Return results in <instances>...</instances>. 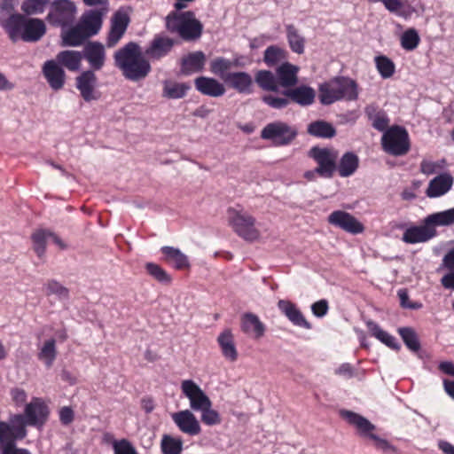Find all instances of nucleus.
Here are the masks:
<instances>
[{
	"label": "nucleus",
	"mask_w": 454,
	"mask_h": 454,
	"mask_svg": "<svg viewBox=\"0 0 454 454\" xmlns=\"http://www.w3.org/2000/svg\"><path fill=\"white\" fill-rule=\"evenodd\" d=\"M114 62L123 76L132 82L145 79L152 69L140 46L133 42L127 43L114 53Z\"/></svg>",
	"instance_id": "f257e3e1"
},
{
	"label": "nucleus",
	"mask_w": 454,
	"mask_h": 454,
	"mask_svg": "<svg viewBox=\"0 0 454 454\" xmlns=\"http://www.w3.org/2000/svg\"><path fill=\"white\" fill-rule=\"evenodd\" d=\"M454 225V207L428 215L419 226L407 228L402 240L407 244L427 242L437 235L436 227Z\"/></svg>",
	"instance_id": "f03ea898"
},
{
	"label": "nucleus",
	"mask_w": 454,
	"mask_h": 454,
	"mask_svg": "<svg viewBox=\"0 0 454 454\" xmlns=\"http://www.w3.org/2000/svg\"><path fill=\"white\" fill-rule=\"evenodd\" d=\"M0 23L12 42L19 39L24 42H37L46 32V26L42 20L25 18L21 14L11 15L6 19L1 17Z\"/></svg>",
	"instance_id": "7ed1b4c3"
},
{
	"label": "nucleus",
	"mask_w": 454,
	"mask_h": 454,
	"mask_svg": "<svg viewBox=\"0 0 454 454\" xmlns=\"http://www.w3.org/2000/svg\"><path fill=\"white\" fill-rule=\"evenodd\" d=\"M358 98L356 82L348 77L338 76L322 83L318 88L321 104L328 106L340 100L353 101Z\"/></svg>",
	"instance_id": "20e7f679"
},
{
	"label": "nucleus",
	"mask_w": 454,
	"mask_h": 454,
	"mask_svg": "<svg viewBox=\"0 0 454 454\" xmlns=\"http://www.w3.org/2000/svg\"><path fill=\"white\" fill-rule=\"evenodd\" d=\"M166 26L170 32L177 33L184 40L199 38L202 32L201 23L191 12L169 13L166 18Z\"/></svg>",
	"instance_id": "39448f33"
},
{
	"label": "nucleus",
	"mask_w": 454,
	"mask_h": 454,
	"mask_svg": "<svg viewBox=\"0 0 454 454\" xmlns=\"http://www.w3.org/2000/svg\"><path fill=\"white\" fill-rule=\"evenodd\" d=\"M340 416L350 425L355 427L362 436L372 440L375 448L378 450L386 453L394 452L395 450V447L391 445L386 439L380 438L372 433L375 429V426L372 424L366 418L356 412L345 410L340 411Z\"/></svg>",
	"instance_id": "423d86ee"
},
{
	"label": "nucleus",
	"mask_w": 454,
	"mask_h": 454,
	"mask_svg": "<svg viewBox=\"0 0 454 454\" xmlns=\"http://www.w3.org/2000/svg\"><path fill=\"white\" fill-rule=\"evenodd\" d=\"M27 435L25 419L20 414L12 415L9 421H0V449L2 450L15 446L17 440Z\"/></svg>",
	"instance_id": "0eeeda50"
},
{
	"label": "nucleus",
	"mask_w": 454,
	"mask_h": 454,
	"mask_svg": "<svg viewBox=\"0 0 454 454\" xmlns=\"http://www.w3.org/2000/svg\"><path fill=\"white\" fill-rule=\"evenodd\" d=\"M298 134L297 129L281 121L268 123L261 131V137L277 146L291 144Z\"/></svg>",
	"instance_id": "6e6552de"
},
{
	"label": "nucleus",
	"mask_w": 454,
	"mask_h": 454,
	"mask_svg": "<svg viewBox=\"0 0 454 454\" xmlns=\"http://www.w3.org/2000/svg\"><path fill=\"white\" fill-rule=\"evenodd\" d=\"M228 218L230 225L240 238L251 242L259 239L261 233L252 215L230 209Z\"/></svg>",
	"instance_id": "1a4fd4ad"
},
{
	"label": "nucleus",
	"mask_w": 454,
	"mask_h": 454,
	"mask_svg": "<svg viewBox=\"0 0 454 454\" xmlns=\"http://www.w3.org/2000/svg\"><path fill=\"white\" fill-rule=\"evenodd\" d=\"M76 13V5L71 0H55L50 4L46 20L52 26L65 27L74 21Z\"/></svg>",
	"instance_id": "9d476101"
},
{
	"label": "nucleus",
	"mask_w": 454,
	"mask_h": 454,
	"mask_svg": "<svg viewBox=\"0 0 454 454\" xmlns=\"http://www.w3.org/2000/svg\"><path fill=\"white\" fill-rule=\"evenodd\" d=\"M381 144L387 153L395 156L403 155L410 149L409 135L405 129L393 126L383 134Z\"/></svg>",
	"instance_id": "9b49d317"
},
{
	"label": "nucleus",
	"mask_w": 454,
	"mask_h": 454,
	"mask_svg": "<svg viewBox=\"0 0 454 454\" xmlns=\"http://www.w3.org/2000/svg\"><path fill=\"white\" fill-rule=\"evenodd\" d=\"M309 156L317 163V171L325 178H331L336 170L337 153L328 148L313 147Z\"/></svg>",
	"instance_id": "f8f14e48"
},
{
	"label": "nucleus",
	"mask_w": 454,
	"mask_h": 454,
	"mask_svg": "<svg viewBox=\"0 0 454 454\" xmlns=\"http://www.w3.org/2000/svg\"><path fill=\"white\" fill-rule=\"evenodd\" d=\"M181 390L189 400L191 410L194 411H199L212 403L201 387L192 380H183L181 382Z\"/></svg>",
	"instance_id": "ddd939ff"
},
{
	"label": "nucleus",
	"mask_w": 454,
	"mask_h": 454,
	"mask_svg": "<svg viewBox=\"0 0 454 454\" xmlns=\"http://www.w3.org/2000/svg\"><path fill=\"white\" fill-rule=\"evenodd\" d=\"M50 411L46 403L38 397H34L25 407L23 418L26 426H43L48 419Z\"/></svg>",
	"instance_id": "4468645a"
},
{
	"label": "nucleus",
	"mask_w": 454,
	"mask_h": 454,
	"mask_svg": "<svg viewBox=\"0 0 454 454\" xmlns=\"http://www.w3.org/2000/svg\"><path fill=\"white\" fill-rule=\"evenodd\" d=\"M328 223L350 234H360L364 231V224L351 214L336 210L328 215Z\"/></svg>",
	"instance_id": "2eb2a0df"
},
{
	"label": "nucleus",
	"mask_w": 454,
	"mask_h": 454,
	"mask_svg": "<svg viewBox=\"0 0 454 454\" xmlns=\"http://www.w3.org/2000/svg\"><path fill=\"white\" fill-rule=\"evenodd\" d=\"M98 79L92 70L83 71L75 78L76 89L86 102L98 100L100 97L97 90Z\"/></svg>",
	"instance_id": "dca6fc26"
},
{
	"label": "nucleus",
	"mask_w": 454,
	"mask_h": 454,
	"mask_svg": "<svg viewBox=\"0 0 454 454\" xmlns=\"http://www.w3.org/2000/svg\"><path fill=\"white\" fill-rule=\"evenodd\" d=\"M171 418L177 427L184 434L197 435L200 433V425L194 414L190 410L175 412Z\"/></svg>",
	"instance_id": "f3484780"
},
{
	"label": "nucleus",
	"mask_w": 454,
	"mask_h": 454,
	"mask_svg": "<svg viewBox=\"0 0 454 454\" xmlns=\"http://www.w3.org/2000/svg\"><path fill=\"white\" fill-rule=\"evenodd\" d=\"M88 61L92 71H98L103 68L106 63V50L98 42H90L83 49L82 58Z\"/></svg>",
	"instance_id": "a211bd4d"
},
{
	"label": "nucleus",
	"mask_w": 454,
	"mask_h": 454,
	"mask_svg": "<svg viewBox=\"0 0 454 454\" xmlns=\"http://www.w3.org/2000/svg\"><path fill=\"white\" fill-rule=\"evenodd\" d=\"M129 23V15L123 11H118L111 20V29L107 37L108 47H114L123 36Z\"/></svg>",
	"instance_id": "6ab92c4d"
},
{
	"label": "nucleus",
	"mask_w": 454,
	"mask_h": 454,
	"mask_svg": "<svg viewBox=\"0 0 454 454\" xmlns=\"http://www.w3.org/2000/svg\"><path fill=\"white\" fill-rule=\"evenodd\" d=\"M278 308L293 325L304 329L311 328V325L304 317L300 309L291 301L279 300L278 301Z\"/></svg>",
	"instance_id": "aec40b11"
},
{
	"label": "nucleus",
	"mask_w": 454,
	"mask_h": 454,
	"mask_svg": "<svg viewBox=\"0 0 454 454\" xmlns=\"http://www.w3.org/2000/svg\"><path fill=\"white\" fill-rule=\"evenodd\" d=\"M51 240L59 248H66L65 243L54 233L46 230H37L32 234L33 248L42 257L45 253L46 244Z\"/></svg>",
	"instance_id": "412c9836"
},
{
	"label": "nucleus",
	"mask_w": 454,
	"mask_h": 454,
	"mask_svg": "<svg viewBox=\"0 0 454 454\" xmlns=\"http://www.w3.org/2000/svg\"><path fill=\"white\" fill-rule=\"evenodd\" d=\"M43 73L52 90H59L63 88L66 80L65 71L55 60L46 61Z\"/></svg>",
	"instance_id": "4be33fe9"
},
{
	"label": "nucleus",
	"mask_w": 454,
	"mask_h": 454,
	"mask_svg": "<svg viewBox=\"0 0 454 454\" xmlns=\"http://www.w3.org/2000/svg\"><path fill=\"white\" fill-rule=\"evenodd\" d=\"M454 179L450 174H440L433 178L427 188L428 198H439L445 195L452 187Z\"/></svg>",
	"instance_id": "5701e85b"
},
{
	"label": "nucleus",
	"mask_w": 454,
	"mask_h": 454,
	"mask_svg": "<svg viewBox=\"0 0 454 454\" xmlns=\"http://www.w3.org/2000/svg\"><path fill=\"white\" fill-rule=\"evenodd\" d=\"M195 87L200 93L213 98L221 97L225 93L224 85L210 77H198L195 80Z\"/></svg>",
	"instance_id": "b1692460"
},
{
	"label": "nucleus",
	"mask_w": 454,
	"mask_h": 454,
	"mask_svg": "<svg viewBox=\"0 0 454 454\" xmlns=\"http://www.w3.org/2000/svg\"><path fill=\"white\" fill-rule=\"evenodd\" d=\"M105 12L98 11H88L82 14L79 24L86 35L90 37L98 33L102 26V17Z\"/></svg>",
	"instance_id": "393cba45"
},
{
	"label": "nucleus",
	"mask_w": 454,
	"mask_h": 454,
	"mask_svg": "<svg viewBox=\"0 0 454 454\" xmlns=\"http://www.w3.org/2000/svg\"><path fill=\"white\" fill-rule=\"evenodd\" d=\"M173 44L174 42L172 39L157 36L152 41L145 53L153 60L160 59L171 51Z\"/></svg>",
	"instance_id": "a878e982"
},
{
	"label": "nucleus",
	"mask_w": 454,
	"mask_h": 454,
	"mask_svg": "<svg viewBox=\"0 0 454 454\" xmlns=\"http://www.w3.org/2000/svg\"><path fill=\"white\" fill-rule=\"evenodd\" d=\"M224 82L239 93H251L253 79L252 76L246 72L231 73L226 76Z\"/></svg>",
	"instance_id": "bb28decb"
},
{
	"label": "nucleus",
	"mask_w": 454,
	"mask_h": 454,
	"mask_svg": "<svg viewBox=\"0 0 454 454\" xmlns=\"http://www.w3.org/2000/svg\"><path fill=\"white\" fill-rule=\"evenodd\" d=\"M82 53L78 51L67 50L58 53L56 62L69 71L74 72L81 68Z\"/></svg>",
	"instance_id": "cd10ccee"
},
{
	"label": "nucleus",
	"mask_w": 454,
	"mask_h": 454,
	"mask_svg": "<svg viewBox=\"0 0 454 454\" xmlns=\"http://www.w3.org/2000/svg\"><path fill=\"white\" fill-rule=\"evenodd\" d=\"M87 38H89V36L79 23L68 29L63 30L61 33L63 46L77 47L82 45Z\"/></svg>",
	"instance_id": "c85d7f7f"
},
{
	"label": "nucleus",
	"mask_w": 454,
	"mask_h": 454,
	"mask_svg": "<svg viewBox=\"0 0 454 454\" xmlns=\"http://www.w3.org/2000/svg\"><path fill=\"white\" fill-rule=\"evenodd\" d=\"M241 327L246 333L256 339L261 338L265 332L264 325L253 313H246L242 317Z\"/></svg>",
	"instance_id": "c756f323"
},
{
	"label": "nucleus",
	"mask_w": 454,
	"mask_h": 454,
	"mask_svg": "<svg viewBox=\"0 0 454 454\" xmlns=\"http://www.w3.org/2000/svg\"><path fill=\"white\" fill-rule=\"evenodd\" d=\"M299 71V67L290 64L288 62H284L277 68V76L279 82V84L282 87H291L297 83V73Z\"/></svg>",
	"instance_id": "7c9ffc66"
},
{
	"label": "nucleus",
	"mask_w": 454,
	"mask_h": 454,
	"mask_svg": "<svg viewBox=\"0 0 454 454\" xmlns=\"http://www.w3.org/2000/svg\"><path fill=\"white\" fill-rule=\"evenodd\" d=\"M223 356L229 361L234 362L238 358L234 338L230 330H224L217 338Z\"/></svg>",
	"instance_id": "2f4dec72"
},
{
	"label": "nucleus",
	"mask_w": 454,
	"mask_h": 454,
	"mask_svg": "<svg viewBox=\"0 0 454 454\" xmlns=\"http://www.w3.org/2000/svg\"><path fill=\"white\" fill-rule=\"evenodd\" d=\"M285 95L301 106H309L314 102L316 94L312 88L300 86L296 89L286 90Z\"/></svg>",
	"instance_id": "473e14b6"
},
{
	"label": "nucleus",
	"mask_w": 454,
	"mask_h": 454,
	"mask_svg": "<svg viewBox=\"0 0 454 454\" xmlns=\"http://www.w3.org/2000/svg\"><path fill=\"white\" fill-rule=\"evenodd\" d=\"M161 252L165 255L167 262L177 270L186 269L190 266L188 257L178 248L173 247H163Z\"/></svg>",
	"instance_id": "72a5a7b5"
},
{
	"label": "nucleus",
	"mask_w": 454,
	"mask_h": 454,
	"mask_svg": "<svg viewBox=\"0 0 454 454\" xmlns=\"http://www.w3.org/2000/svg\"><path fill=\"white\" fill-rule=\"evenodd\" d=\"M358 166L359 159L357 155L354 153L348 152L342 155L336 168L341 177H348L356 171Z\"/></svg>",
	"instance_id": "f704fd0d"
},
{
	"label": "nucleus",
	"mask_w": 454,
	"mask_h": 454,
	"mask_svg": "<svg viewBox=\"0 0 454 454\" xmlns=\"http://www.w3.org/2000/svg\"><path fill=\"white\" fill-rule=\"evenodd\" d=\"M205 64V55L201 51L190 53L183 59L182 72L185 74L200 72Z\"/></svg>",
	"instance_id": "c9c22d12"
},
{
	"label": "nucleus",
	"mask_w": 454,
	"mask_h": 454,
	"mask_svg": "<svg viewBox=\"0 0 454 454\" xmlns=\"http://www.w3.org/2000/svg\"><path fill=\"white\" fill-rule=\"evenodd\" d=\"M189 90L190 86L184 82L166 80L163 82L162 96L170 99H179L184 98Z\"/></svg>",
	"instance_id": "e433bc0d"
},
{
	"label": "nucleus",
	"mask_w": 454,
	"mask_h": 454,
	"mask_svg": "<svg viewBox=\"0 0 454 454\" xmlns=\"http://www.w3.org/2000/svg\"><path fill=\"white\" fill-rule=\"evenodd\" d=\"M366 325L371 334L380 342L393 349H399L400 345L396 341L395 338L386 331L382 330L377 323L373 321H368Z\"/></svg>",
	"instance_id": "4c0bfd02"
},
{
	"label": "nucleus",
	"mask_w": 454,
	"mask_h": 454,
	"mask_svg": "<svg viewBox=\"0 0 454 454\" xmlns=\"http://www.w3.org/2000/svg\"><path fill=\"white\" fill-rule=\"evenodd\" d=\"M307 130L309 135L321 138H331L336 134L334 127L325 121L311 122Z\"/></svg>",
	"instance_id": "58836bf2"
},
{
	"label": "nucleus",
	"mask_w": 454,
	"mask_h": 454,
	"mask_svg": "<svg viewBox=\"0 0 454 454\" xmlns=\"http://www.w3.org/2000/svg\"><path fill=\"white\" fill-rule=\"evenodd\" d=\"M57 357L56 340L49 339L45 340L38 353V359L42 361L47 368H51Z\"/></svg>",
	"instance_id": "ea45409f"
},
{
	"label": "nucleus",
	"mask_w": 454,
	"mask_h": 454,
	"mask_svg": "<svg viewBox=\"0 0 454 454\" xmlns=\"http://www.w3.org/2000/svg\"><path fill=\"white\" fill-rule=\"evenodd\" d=\"M238 66L237 61H231L224 58H216L210 63V70L213 74L218 75L222 80L225 81L229 75L228 70Z\"/></svg>",
	"instance_id": "a19ab883"
},
{
	"label": "nucleus",
	"mask_w": 454,
	"mask_h": 454,
	"mask_svg": "<svg viewBox=\"0 0 454 454\" xmlns=\"http://www.w3.org/2000/svg\"><path fill=\"white\" fill-rule=\"evenodd\" d=\"M286 56L287 52L284 49L272 45L265 50L263 59L269 67H275L286 62Z\"/></svg>",
	"instance_id": "79ce46f5"
},
{
	"label": "nucleus",
	"mask_w": 454,
	"mask_h": 454,
	"mask_svg": "<svg viewBox=\"0 0 454 454\" xmlns=\"http://www.w3.org/2000/svg\"><path fill=\"white\" fill-rule=\"evenodd\" d=\"M286 36L292 51L297 54L303 53L305 39L293 25L286 26Z\"/></svg>",
	"instance_id": "37998d69"
},
{
	"label": "nucleus",
	"mask_w": 454,
	"mask_h": 454,
	"mask_svg": "<svg viewBox=\"0 0 454 454\" xmlns=\"http://www.w3.org/2000/svg\"><path fill=\"white\" fill-rule=\"evenodd\" d=\"M255 82L263 90L277 91L278 85L275 75L270 71L261 70L255 75Z\"/></svg>",
	"instance_id": "c03bdc74"
},
{
	"label": "nucleus",
	"mask_w": 454,
	"mask_h": 454,
	"mask_svg": "<svg viewBox=\"0 0 454 454\" xmlns=\"http://www.w3.org/2000/svg\"><path fill=\"white\" fill-rule=\"evenodd\" d=\"M374 62L379 74L383 79L390 78L395 74V63L387 56H377Z\"/></svg>",
	"instance_id": "a18cd8bd"
},
{
	"label": "nucleus",
	"mask_w": 454,
	"mask_h": 454,
	"mask_svg": "<svg viewBox=\"0 0 454 454\" xmlns=\"http://www.w3.org/2000/svg\"><path fill=\"white\" fill-rule=\"evenodd\" d=\"M160 448L163 454H181L183 442L180 438L165 434L162 436Z\"/></svg>",
	"instance_id": "49530a36"
},
{
	"label": "nucleus",
	"mask_w": 454,
	"mask_h": 454,
	"mask_svg": "<svg viewBox=\"0 0 454 454\" xmlns=\"http://www.w3.org/2000/svg\"><path fill=\"white\" fill-rule=\"evenodd\" d=\"M397 332L410 350L416 352L420 348V344L418 340L417 333L412 328L400 327L398 328Z\"/></svg>",
	"instance_id": "de8ad7c7"
},
{
	"label": "nucleus",
	"mask_w": 454,
	"mask_h": 454,
	"mask_svg": "<svg viewBox=\"0 0 454 454\" xmlns=\"http://www.w3.org/2000/svg\"><path fill=\"white\" fill-rule=\"evenodd\" d=\"M50 2L51 0H23L21 10L27 15L41 14Z\"/></svg>",
	"instance_id": "09e8293b"
},
{
	"label": "nucleus",
	"mask_w": 454,
	"mask_h": 454,
	"mask_svg": "<svg viewBox=\"0 0 454 454\" xmlns=\"http://www.w3.org/2000/svg\"><path fill=\"white\" fill-rule=\"evenodd\" d=\"M401 46L406 51L415 50L419 42L420 37L415 28H409L403 33L400 38Z\"/></svg>",
	"instance_id": "8fccbe9b"
},
{
	"label": "nucleus",
	"mask_w": 454,
	"mask_h": 454,
	"mask_svg": "<svg viewBox=\"0 0 454 454\" xmlns=\"http://www.w3.org/2000/svg\"><path fill=\"white\" fill-rule=\"evenodd\" d=\"M145 269L147 272L157 281L164 284H169L171 282V277L160 265L153 262H147L145 264Z\"/></svg>",
	"instance_id": "3c124183"
},
{
	"label": "nucleus",
	"mask_w": 454,
	"mask_h": 454,
	"mask_svg": "<svg viewBox=\"0 0 454 454\" xmlns=\"http://www.w3.org/2000/svg\"><path fill=\"white\" fill-rule=\"evenodd\" d=\"M199 411L201 412L200 419L205 425L215 426L221 423L220 414L215 410L212 409V403Z\"/></svg>",
	"instance_id": "603ef678"
},
{
	"label": "nucleus",
	"mask_w": 454,
	"mask_h": 454,
	"mask_svg": "<svg viewBox=\"0 0 454 454\" xmlns=\"http://www.w3.org/2000/svg\"><path fill=\"white\" fill-rule=\"evenodd\" d=\"M44 292L48 296L56 295L59 299H66L68 295V290L55 280H50L45 283Z\"/></svg>",
	"instance_id": "864d4df0"
},
{
	"label": "nucleus",
	"mask_w": 454,
	"mask_h": 454,
	"mask_svg": "<svg viewBox=\"0 0 454 454\" xmlns=\"http://www.w3.org/2000/svg\"><path fill=\"white\" fill-rule=\"evenodd\" d=\"M383 5L388 12L405 19L411 13V12H406L404 10V2L401 0H384Z\"/></svg>",
	"instance_id": "5fc2aeb1"
},
{
	"label": "nucleus",
	"mask_w": 454,
	"mask_h": 454,
	"mask_svg": "<svg viewBox=\"0 0 454 454\" xmlns=\"http://www.w3.org/2000/svg\"><path fill=\"white\" fill-rule=\"evenodd\" d=\"M113 450L114 454H138L131 442L126 439L114 441Z\"/></svg>",
	"instance_id": "6e6d98bb"
},
{
	"label": "nucleus",
	"mask_w": 454,
	"mask_h": 454,
	"mask_svg": "<svg viewBox=\"0 0 454 454\" xmlns=\"http://www.w3.org/2000/svg\"><path fill=\"white\" fill-rule=\"evenodd\" d=\"M262 101L272 108L281 109L286 107L289 100L286 98L275 97L272 95H267L262 98Z\"/></svg>",
	"instance_id": "4d7b16f0"
},
{
	"label": "nucleus",
	"mask_w": 454,
	"mask_h": 454,
	"mask_svg": "<svg viewBox=\"0 0 454 454\" xmlns=\"http://www.w3.org/2000/svg\"><path fill=\"white\" fill-rule=\"evenodd\" d=\"M329 307L326 300L322 299L311 305V311L317 317H323L328 312Z\"/></svg>",
	"instance_id": "13d9d810"
},
{
	"label": "nucleus",
	"mask_w": 454,
	"mask_h": 454,
	"mask_svg": "<svg viewBox=\"0 0 454 454\" xmlns=\"http://www.w3.org/2000/svg\"><path fill=\"white\" fill-rule=\"evenodd\" d=\"M372 126L376 129L380 131L387 130V128L388 127L389 124V120L384 113H378L373 117H372Z\"/></svg>",
	"instance_id": "bf43d9fd"
},
{
	"label": "nucleus",
	"mask_w": 454,
	"mask_h": 454,
	"mask_svg": "<svg viewBox=\"0 0 454 454\" xmlns=\"http://www.w3.org/2000/svg\"><path fill=\"white\" fill-rule=\"evenodd\" d=\"M60 422L65 425H70L74 419V412L69 406H64L59 410V412Z\"/></svg>",
	"instance_id": "052dcab7"
},
{
	"label": "nucleus",
	"mask_w": 454,
	"mask_h": 454,
	"mask_svg": "<svg viewBox=\"0 0 454 454\" xmlns=\"http://www.w3.org/2000/svg\"><path fill=\"white\" fill-rule=\"evenodd\" d=\"M440 168L441 165L434 161L425 160L420 163V171L427 176L434 174Z\"/></svg>",
	"instance_id": "680f3d73"
},
{
	"label": "nucleus",
	"mask_w": 454,
	"mask_h": 454,
	"mask_svg": "<svg viewBox=\"0 0 454 454\" xmlns=\"http://www.w3.org/2000/svg\"><path fill=\"white\" fill-rule=\"evenodd\" d=\"M18 4V0H2L0 3V11L2 15H8L7 18L11 17V15H14L12 13L14 12L15 6Z\"/></svg>",
	"instance_id": "e2e57ef3"
},
{
	"label": "nucleus",
	"mask_w": 454,
	"mask_h": 454,
	"mask_svg": "<svg viewBox=\"0 0 454 454\" xmlns=\"http://www.w3.org/2000/svg\"><path fill=\"white\" fill-rule=\"evenodd\" d=\"M12 398L17 405H22L27 401V393L21 388H14L11 392Z\"/></svg>",
	"instance_id": "0e129e2a"
},
{
	"label": "nucleus",
	"mask_w": 454,
	"mask_h": 454,
	"mask_svg": "<svg viewBox=\"0 0 454 454\" xmlns=\"http://www.w3.org/2000/svg\"><path fill=\"white\" fill-rule=\"evenodd\" d=\"M88 6L98 7V12L106 13L108 12V0H82Z\"/></svg>",
	"instance_id": "69168bd1"
},
{
	"label": "nucleus",
	"mask_w": 454,
	"mask_h": 454,
	"mask_svg": "<svg viewBox=\"0 0 454 454\" xmlns=\"http://www.w3.org/2000/svg\"><path fill=\"white\" fill-rule=\"evenodd\" d=\"M439 371L448 376L454 377V363L450 361H442L438 364Z\"/></svg>",
	"instance_id": "338daca9"
},
{
	"label": "nucleus",
	"mask_w": 454,
	"mask_h": 454,
	"mask_svg": "<svg viewBox=\"0 0 454 454\" xmlns=\"http://www.w3.org/2000/svg\"><path fill=\"white\" fill-rule=\"evenodd\" d=\"M441 284L446 289L454 290V270L445 274L441 279Z\"/></svg>",
	"instance_id": "774afa93"
}]
</instances>
